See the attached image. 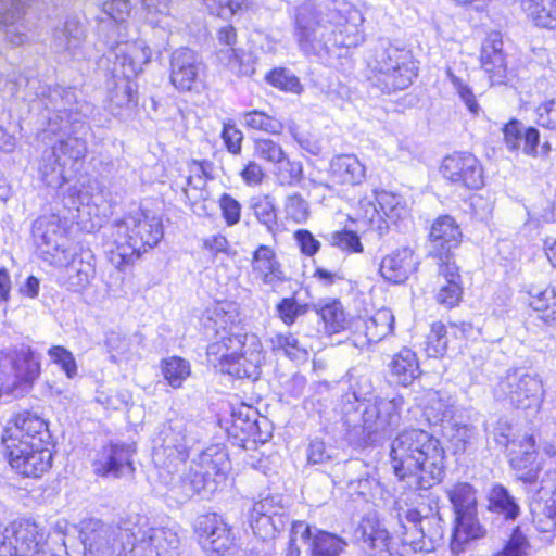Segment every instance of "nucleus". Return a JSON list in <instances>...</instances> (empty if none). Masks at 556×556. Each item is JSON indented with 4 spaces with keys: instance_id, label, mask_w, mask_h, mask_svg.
I'll list each match as a JSON object with an SVG mask.
<instances>
[{
    "instance_id": "obj_20",
    "label": "nucleus",
    "mask_w": 556,
    "mask_h": 556,
    "mask_svg": "<svg viewBox=\"0 0 556 556\" xmlns=\"http://www.w3.org/2000/svg\"><path fill=\"white\" fill-rule=\"evenodd\" d=\"M229 359L224 374L239 379L256 380L261 376V365L264 359L263 346L253 333H243L242 350Z\"/></svg>"
},
{
    "instance_id": "obj_18",
    "label": "nucleus",
    "mask_w": 556,
    "mask_h": 556,
    "mask_svg": "<svg viewBox=\"0 0 556 556\" xmlns=\"http://www.w3.org/2000/svg\"><path fill=\"white\" fill-rule=\"evenodd\" d=\"M194 531L201 546L207 553L222 555L233 545L231 528L215 513L200 515L195 520Z\"/></svg>"
},
{
    "instance_id": "obj_3",
    "label": "nucleus",
    "mask_w": 556,
    "mask_h": 556,
    "mask_svg": "<svg viewBox=\"0 0 556 556\" xmlns=\"http://www.w3.org/2000/svg\"><path fill=\"white\" fill-rule=\"evenodd\" d=\"M445 494L455 514L451 551L458 555L468 542L484 536L485 530L477 519V494L471 484H452L445 489Z\"/></svg>"
},
{
    "instance_id": "obj_19",
    "label": "nucleus",
    "mask_w": 556,
    "mask_h": 556,
    "mask_svg": "<svg viewBox=\"0 0 556 556\" xmlns=\"http://www.w3.org/2000/svg\"><path fill=\"white\" fill-rule=\"evenodd\" d=\"M132 444L111 443L103 446L93 460V471L98 476L121 478L135 472Z\"/></svg>"
},
{
    "instance_id": "obj_7",
    "label": "nucleus",
    "mask_w": 556,
    "mask_h": 556,
    "mask_svg": "<svg viewBox=\"0 0 556 556\" xmlns=\"http://www.w3.org/2000/svg\"><path fill=\"white\" fill-rule=\"evenodd\" d=\"M113 236L121 257L139 256L160 242L163 225L156 216L138 213L116 223Z\"/></svg>"
},
{
    "instance_id": "obj_59",
    "label": "nucleus",
    "mask_w": 556,
    "mask_h": 556,
    "mask_svg": "<svg viewBox=\"0 0 556 556\" xmlns=\"http://www.w3.org/2000/svg\"><path fill=\"white\" fill-rule=\"evenodd\" d=\"M254 155L261 160L276 165L285 159L282 147L268 138H260L254 141Z\"/></svg>"
},
{
    "instance_id": "obj_31",
    "label": "nucleus",
    "mask_w": 556,
    "mask_h": 556,
    "mask_svg": "<svg viewBox=\"0 0 556 556\" xmlns=\"http://www.w3.org/2000/svg\"><path fill=\"white\" fill-rule=\"evenodd\" d=\"M481 66L489 75L492 85L504 83L507 73L505 56L503 53V42L498 34H492L481 48Z\"/></svg>"
},
{
    "instance_id": "obj_25",
    "label": "nucleus",
    "mask_w": 556,
    "mask_h": 556,
    "mask_svg": "<svg viewBox=\"0 0 556 556\" xmlns=\"http://www.w3.org/2000/svg\"><path fill=\"white\" fill-rule=\"evenodd\" d=\"M399 523L404 530L402 532V543L405 545L415 543L419 538H428L434 541L442 536L440 518L435 516L422 515L419 509H407L404 518L401 513L397 514Z\"/></svg>"
},
{
    "instance_id": "obj_15",
    "label": "nucleus",
    "mask_w": 556,
    "mask_h": 556,
    "mask_svg": "<svg viewBox=\"0 0 556 556\" xmlns=\"http://www.w3.org/2000/svg\"><path fill=\"white\" fill-rule=\"evenodd\" d=\"M43 534L29 519L15 520L0 530V556H41Z\"/></svg>"
},
{
    "instance_id": "obj_13",
    "label": "nucleus",
    "mask_w": 556,
    "mask_h": 556,
    "mask_svg": "<svg viewBox=\"0 0 556 556\" xmlns=\"http://www.w3.org/2000/svg\"><path fill=\"white\" fill-rule=\"evenodd\" d=\"M496 395L506 400L516 408H538L542 402L544 390L538 375L509 371L496 387Z\"/></svg>"
},
{
    "instance_id": "obj_41",
    "label": "nucleus",
    "mask_w": 556,
    "mask_h": 556,
    "mask_svg": "<svg viewBox=\"0 0 556 556\" xmlns=\"http://www.w3.org/2000/svg\"><path fill=\"white\" fill-rule=\"evenodd\" d=\"M312 309L320 316L327 331L337 333L346 327V317L339 300H320L312 304Z\"/></svg>"
},
{
    "instance_id": "obj_58",
    "label": "nucleus",
    "mask_w": 556,
    "mask_h": 556,
    "mask_svg": "<svg viewBox=\"0 0 556 556\" xmlns=\"http://www.w3.org/2000/svg\"><path fill=\"white\" fill-rule=\"evenodd\" d=\"M188 186H193L195 189H202L205 186L206 179L214 178V164L208 160L192 159L188 163Z\"/></svg>"
},
{
    "instance_id": "obj_52",
    "label": "nucleus",
    "mask_w": 556,
    "mask_h": 556,
    "mask_svg": "<svg viewBox=\"0 0 556 556\" xmlns=\"http://www.w3.org/2000/svg\"><path fill=\"white\" fill-rule=\"evenodd\" d=\"M446 76L469 113L473 116H478L481 113V106L479 105L471 87H469L460 77L456 76L451 68L446 70Z\"/></svg>"
},
{
    "instance_id": "obj_17",
    "label": "nucleus",
    "mask_w": 556,
    "mask_h": 556,
    "mask_svg": "<svg viewBox=\"0 0 556 556\" xmlns=\"http://www.w3.org/2000/svg\"><path fill=\"white\" fill-rule=\"evenodd\" d=\"M462 238L460 228L452 216H439L430 228L428 255L438 261V266L455 263L453 251L459 247Z\"/></svg>"
},
{
    "instance_id": "obj_43",
    "label": "nucleus",
    "mask_w": 556,
    "mask_h": 556,
    "mask_svg": "<svg viewBox=\"0 0 556 556\" xmlns=\"http://www.w3.org/2000/svg\"><path fill=\"white\" fill-rule=\"evenodd\" d=\"M489 509L502 515L506 520H515L520 515L517 500L502 484H495L490 490Z\"/></svg>"
},
{
    "instance_id": "obj_61",
    "label": "nucleus",
    "mask_w": 556,
    "mask_h": 556,
    "mask_svg": "<svg viewBox=\"0 0 556 556\" xmlns=\"http://www.w3.org/2000/svg\"><path fill=\"white\" fill-rule=\"evenodd\" d=\"M266 80L274 87L285 91L300 92L302 89L299 78L289 70L275 68L266 75Z\"/></svg>"
},
{
    "instance_id": "obj_14",
    "label": "nucleus",
    "mask_w": 556,
    "mask_h": 556,
    "mask_svg": "<svg viewBox=\"0 0 556 556\" xmlns=\"http://www.w3.org/2000/svg\"><path fill=\"white\" fill-rule=\"evenodd\" d=\"M50 433L46 421L36 414L23 412L14 415L7 424L2 433V444L5 450L23 447L30 448L49 444Z\"/></svg>"
},
{
    "instance_id": "obj_30",
    "label": "nucleus",
    "mask_w": 556,
    "mask_h": 556,
    "mask_svg": "<svg viewBox=\"0 0 556 556\" xmlns=\"http://www.w3.org/2000/svg\"><path fill=\"white\" fill-rule=\"evenodd\" d=\"M220 45L225 48L218 51V59L232 73L242 76H251L254 73L253 66L249 62H244L242 51L235 48L237 42V33L233 26L228 25L222 27L217 33Z\"/></svg>"
},
{
    "instance_id": "obj_4",
    "label": "nucleus",
    "mask_w": 556,
    "mask_h": 556,
    "mask_svg": "<svg viewBox=\"0 0 556 556\" xmlns=\"http://www.w3.org/2000/svg\"><path fill=\"white\" fill-rule=\"evenodd\" d=\"M348 21L342 10L336 4L328 8L326 20H317L316 9L312 3H303L296 9L295 36L300 49L306 55L325 56L329 53L327 38L328 27L325 23L334 26H342Z\"/></svg>"
},
{
    "instance_id": "obj_50",
    "label": "nucleus",
    "mask_w": 556,
    "mask_h": 556,
    "mask_svg": "<svg viewBox=\"0 0 556 556\" xmlns=\"http://www.w3.org/2000/svg\"><path fill=\"white\" fill-rule=\"evenodd\" d=\"M162 372L173 388H180L190 376V365L181 357L173 356L162 362Z\"/></svg>"
},
{
    "instance_id": "obj_1",
    "label": "nucleus",
    "mask_w": 556,
    "mask_h": 556,
    "mask_svg": "<svg viewBox=\"0 0 556 556\" xmlns=\"http://www.w3.org/2000/svg\"><path fill=\"white\" fill-rule=\"evenodd\" d=\"M390 464L400 479H409L408 485L427 490L441 481L444 475V450L440 441L421 429L399 433L390 445Z\"/></svg>"
},
{
    "instance_id": "obj_5",
    "label": "nucleus",
    "mask_w": 556,
    "mask_h": 556,
    "mask_svg": "<svg viewBox=\"0 0 556 556\" xmlns=\"http://www.w3.org/2000/svg\"><path fill=\"white\" fill-rule=\"evenodd\" d=\"M42 103L52 114L48 117L47 132L74 136L85 126L89 112L87 103H78L75 90L61 86L48 87L42 92Z\"/></svg>"
},
{
    "instance_id": "obj_45",
    "label": "nucleus",
    "mask_w": 556,
    "mask_h": 556,
    "mask_svg": "<svg viewBox=\"0 0 556 556\" xmlns=\"http://www.w3.org/2000/svg\"><path fill=\"white\" fill-rule=\"evenodd\" d=\"M523 9L543 28H556V0H523Z\"/></svg>"
},
{
    "instance_id": "obj_26",
    "label": "nucleus",
    "mask_w": 556,
    "mask_h": 556,
    "mask_svg": "<svg viewBox=\"0 0 556 556\" xmlns=\"http://www.w3.org/2000/svg\"><path fill=\"white\" fill-rule=\"evenodd\" d=\"M202 70L199 55L188 48L173 52L170 59V81L181 91L191 90Z\"/></svg>"
},
{
    "instance_id": "obj_29",
    "label": "nucleus",
    "mask_w": 556,
    "mask_h": 556,
    "mask_svg": "<svg viewBox=\"0 0 556 556\" xmlns=\"http://www.w3.org/2000/svg\"><path fill=\"white\" fill-rule=\"evenodd\" d=\"M438 283L437 302L445 308L457 306L463 296V283L456 263L440 264Z\"/></svg>"
},
{
    "instance_id": "obj_49",
    "label": "nucleus",
    "mask_w": 556,
    "mask_h": 556,
    "mask_svg": "<svg viewBox=\"0 0 556 556\" xmlns=\"http://www.w3.org/2000/svg\"><path fill=\"white\" fill-rule=\"evenodd\" d=\"M345 543L328 532H318L308 544L311 556H339Z\"/></svg>"
},
{
    "instance_id": "obj_47",
    "label": "nucleus",
    "mask_w": 556,
    "mask_h": 556,
    "mask_svg": "<svg viewBox=\"0 0 556 556\" xmlns=\"http://www.w3.org/2000/svg\"><path fill=\"white\" fill-rule=\"evenodd\" d=\"M544 490L552 493L553 497L544 504L536 503L532 507V516L540 531L549 532L556 530V482Z\"/></svg>"
},
{
    "instance_id": "obj_44",
    "label": "nucleus",
    "mask_w": 556,
    "mask_h": 556,
    "mask_svg": "<svg viewBox=\"0 0 556 556\" xmlns=\"http://www.w3.org/2000/svg\"><path fill=\"white\" fill-rule=\"evenodd\" d=\"M408 208L405 200L397 193H387L384 191V226H394L402 230L408 225Z\"/></svg>"
},
{
    "instance_id": "obj_56",
    "label": "nucleus",
    "mask_w": 556,
    "mask_h": 556,
    "mask_svg": "<svg viewBox=\"0 0 556 556\" xmlns=\"http://www.w3.org/2000/svg\"><path fill=\"white\" fill-rule=\"evenodd\" d=\"M202 2L210 14L225 20L247 9L250 4V0H202Z\"/></svg>"
},
{
    "instance_id": "obj_51",
    "label": "nucleus",
    "mask_w": 556,
    "mask_h": 556,
    "mask_svg": "<svg viewBox=\"0 0 556 556\" xmlns=\"http://www.w3.org/2000/svg\"><path fill=\"white\" fill-rule=\"evenodd\" d=\"M273 350H282L283 353L292 358L300 359L307 356V350L293 333H278L270 339Z\"/></svg>"
},
{
    "instance_id": "obj_40",
    "label": "nucleus",
    "mask_w": 556,
    "mask_h": 556,
    "mask_svg": "<svg viewBox=\"0 0 556 556\" xmlns=\"http://www.w3.org/2000/svg\"><path fill=\"white\" fill-rule=\"evenodd\" d=\"M529 305L545 323L556 321V290L551 287L532 286L529 291Z\"/></svg>"
},
{
    "instance_id": "obj_10",
    "label": "nucleus",
    "mask_w": 556,
    "mask_h": 556,
    "mask_svg": "<svg viewBox=\"0 0 556 556\" xmlns=\"http://www.w3.org/2000/svg\"><path fill=\"white\" fill-rule=\"evenodd\" d=\"M228 457L219 445H210L192 459L188 471L181 478L178 488L185 498H191L211 486L215 489L217 477H224Z\"/></svg>"
},
{
    "instance_id": "obj_63",
    "label": "nucleus",
    "mask_w": 556,
    "mask_h": 556,
    "mask_svg": "<svg viewBox=\"0 0 556 556\" xmlns=\"http://www.w3.org/2000/svg\"><path fill=\"white\" fill-rule=\"evenodd\" d=\"M48 355L54 364L59 365L68 378L77 375V365L72 352L61 345L49 349Z\"/></svg>"
},
{
    "instance_id": "obj_2",
    "label": "nucleus",
    "mask_w": 556,
    "mask_h": 556,
    "mask_svg": "<svg viewBox=\"0 0 556 556\" xmlns=\"http://www.w3.org/2000/svg\"><path fill=\"white\" fill-rule=\"evenodd\" d=\"M510 466L517 479L532 484L540 479L541 489L553 486L556 482V448L548 442L536 445L533 434L519 441V450L513 451Z\"/></svg>"
},
{
    "instance_id": "obj_57",
    "label": "nucleus",
    "mask_w": 556,
    "mask_h": 556,
    "mask_svg": "<svg viewBox=\"0 0 556 556\" xmlns=\"http://www.w3.org/2000/svg\"><path fill=\"white\" fill-rule=\"evenodd\" d=\"M308 308V304H300L294 296H290L283 298L277 303L276 313L285 325L291 326L298 317L305 315Z\"/></svg>"
},
{
    "instance_id": "obj_38",
    "label": "nucleus",
    "mask_w": 556,
    "mask_h": 556,
    "mask_svg": "<svg viewBox=\"0 0 556 556\" xmlns=\"http://www.w3.org/2000/svg\"><path fill=\"white\" fill-rule=\"evenodd\" d=\"M355 538L366 552L374 553L382 543V523L378 511L367 513L355 530Z\"/></svg>"
},
{
    "instance_id": "obj_55",
    "label": "nucleus",
    "mask_w": 556,
    "mask_h": 556,
    "mask_svg": "<svg viewBox=\"0 0 556 556\" xmlns=\"http://www.w3.org/2000/svg\"><path fill=\"white\" fill-rule=\"evenodd\" d=\"M141 5L149 24L160 26L162 29L168 26L167 23H161L170 14V0H141Z\"/></svg>"
},
{
    "instance_id": "obj_8",
    "label": "nucleus",
    "mask_w": 556,
    "mask_h": 556,
    "mask_svg": "<svg viewBox=\"0 0 556 556\" xmlns=\"http://www.w3.org/2000/svg\"><path fill=\"white\" fill-rule=\"evenodd\" d=\"M33 239L40 257L50 265L68 266L76 255L66 227L55 214L40 216L34 222Z\"/></svg>"
},
{
    "instance_id": "obj_46",
    "label": "nucleus",
    "mask_w": 556,
    "mask_h": 556,
    "mask_svg": "<svg viewBox=\"0 0 556 556\" xmlns=\"http://www.w3.org/2000/svg\"><path fill=\"white\" fill-rule=\"evenodd\" d=\"M249 207L258 223L264 225L268 232L275 233L278 229V217L276 206L269 195L252 197Z\"/></svg>"
},
{
    "instance_id": "obj_60",
    "label": "nucleus",
    "mask_w": 556,
    "mask_h": 556,
    "mask_svg": "<svg viewBox=\"0 0 556 556\" xmlns=\"http://www.w3.org/2000/svg\"><path fill=\"white\" fill-rule=\"evenodd\" d=\"M447 437L457 452H465L475 443L477 431L470 425L453 424Z\"/></svg>"
},
{
    "instance_id": "obj_12",
    "label": "nucleus",
    "mask_w": 556,
    "mask_h": 556,
    "mask_svg": "<svg viewBox=\"0 0 556 556\" xmlns=\"http://www.w3.org/2000/svg\"><path fill=\"white\" fill-rule=\"evenodd\" d=\"M226 313L223 307L216 306L208 312L204 327L206 331L213 330L216 340L207 346V358L214 367L225 372L229 359L242 350L243 333H233L227 330Z\"/></svg>"
},
{
    "instance_id": "obj_33",
    "label": "nucleus",
    "mask_w": 556,
    "mask_h": 556,
    "mask_svg": "<svg viewBox=\"0 0 556 556\" xmlns=\"http://www.w3.org/2000/svg\"><path fill=\"white\" fill-rule=\"evenodd\" d=\"M504 142L509 151H522L527 155H536L540 132L534 127H526L522 123L511 119L503 128Z\"/></svg>"
},
{
    "instance_id": "obj_54",
    "label": "nucleus",
    "mask_w": 556,
    "mask_h": 556,
    "mask_svg": "<svg viewBox=\"0 0 556 556\" xmlns=\"http://www.w3.org/2000/svg\"><path fill=\"white\" fill-rule=\"evenodd\" d=\"M446 349V328L442 323H433L425 341V351L429 357H439Z\"/></svg>"
},
{
    "instance_id": "obj_34",
    "label": "nucleus",
    "mask_w": 556,
    "mask_h": 556,
    "mask_svg": "<svg viewBox=\"0 0 556 556\" xmlns=\"http://www.w3.org/2000/svg\"><path fill=\"white\" fill-rule=\"evenodd\" d=\"M150 56L144 48L136 45H118L116 47L115 62L113 66V76L116 78L131 79L142 71V65L148 63Z\"/></svg>"
},
{
    "instance_id": "obj_64",
    "label": "nucleus",
    "mask_w": 556,
    "mask_h": 556,
    "mask_svg": "<svg viewBox=\"0 0 556 556\" xmlns=\"http://www.w3.org/2000/svg\"><path fill=\"white\" fill-rule=\"evenodd\" d=\"M528 547L529 542L526 535L521 532L520 528L517 527L514 529L504 548L495 556H527Z\"/></svg>"
},
{
    "instance_id": "obj_11",
    "label": "nucleus",
    "mask_w": 556,
    "mask_h": 556,
    "mask_svg": "<svg viewBox=\"0 0 556 556\" xmlns=\"http://www.w3.org/2000/svg\"><path fill=\"white\" fill-rule=\"evenodd\" d=\"M86 142L76 136H60L58 142L43 151L39 174L41 180L49 187L60 188L66 182L65 168L86 154Z\"/></svg>"
},
{
    "instance_id": "obj_23",
    "label": "nucleus",
    "mask_w": 556,
    "mask_h": 556,
    "mask_svg": "<svg viewBox=\"0 0 556 556\" xmlns=\"http://www.w3.org/2000/svg\"><path fill=\"white\" fill-rule=\"evenodd\" d=\"M5 451L12 468L25 477L38 478L52 465V452L46 445L30 448V445L26 444L23 447Z\"/></svg>"
},
{
    "instance_id": "obj_24",
    "label": "nucleus",
    "mask_w": 556,
    "mask_h": 556,
    "mask_svg": "<svg viewBox=\"0 0 556 556\" xmlns=\"http://www.w3.org/2000/svg\"><path fill=\"white\" fill-rule=\"evenodd\" d=\"M125 530L114 529L100 519L90 518L80 522L79 536L86 551L92 556H105L114 548L115 538L123 536Z\"/></svg>"
},
{
    "instance_id": "obj_53",
    "label": "nucleus",
    "mask_w": 556,
    "mask_h": 556,
    "mask_svg": "<svg viewBox=\"0 0 556 556\" xmlns=\"http://www.w3.org/2000/svg\"><path fill=\"white\" fill-rule=\"evenodd\" d=\"M275 176L281 186H294L302 179V163L291 161L286 154L285 159L276 164Z\"/></svg>"
},
{
    "instance_id": "obj_37",
    "label": "nucleus",
    "mask_w": 556,
    "mask_h": 556,
    "mask_svg": "<svg viewBox=\"0 0 556 556\" xmlns=\"http://www.w3.org/2000/svg\"><path fill=\"white\" fill-rule=\"evenodd\" d=\"M331 174L337 181L344 185H356L365 176V167L353 154L337 155L330 162Z\"/></svg>"
},
{
    "instance_id": "obj_39",
    "label": "nucleus",
    "mask_w": 556,
    "mask_h": 556,
    "mask_svg": "<svg viewBox=\"0 0 556 556\" xmlns=\"http://www.w3.org/2000/svg\"><path fill=\"white\" fill-rule=\"evenodd\" d=\"M93 260L90 252L83 254L79 261H76L75 256L73 257L70 263L72 265L67 268L66 285L70 290L81 291L90 285L96 274Z\"/></svg>"
},
{
    "instance_id": "obj_9",
    "label": "nucleus",
    "mask_w": 556,
    "mask_h": 556,
    "mask_svg": "<svg viewBox=\"0 0 556 556\" xmlns=\"http://www.w3.org/2000/svg\"><path fill=\"white\" fill-rule=\"evenodd\" d=\"M0 375L7 393L23 396L40 375L39 357L26 344L8 348L0 352Z\"/></svg>"
},
{
    "instance_id": "obj_21",
    "label": "nucleus",
    "mask_w": 556,
    "mask_h": 556,
    "mask_svg": "<svg viewBox=\"0 0 556 556\" xmlns=\"http://www.w3.org/2000/svg\"><path fill=\"white\" fill-rule=\"evenodd\" d=\"M417 67L410 51L389 47L384 55V89L402 90L407 88L417 75Z\"/></svg>"
},
{
    "instance_id": "obj_62",
    "label": "nucleus",
    "mask_w": 556,
    "mask_h": 556,
    "mask_svg": "<svg viewBox=\"0 0 556 556\" xmlns=\"http://www.w3.org/2000/svg\"><path fill=\"white\" fill-rule=\"evenodd\" d=\"M328 240L332 247L350 253H358L363 251L359 237L352 230L334 231L329 235Z\"/></svg>"
},
{
    "instance_id": "obj_36",
    "label": "nucleus",
    "mask_w": 556,
    "mask_h": 556,
    "mask_svg": "<svg viewBox=\"0 0 556 556\" xmlns=\"http://www.w3.org/2000/svg\"><path fill=\"white\" fill-rule=\"evenodd\" d=\"M86 37V30L77 17H67L53 30V47L58 52L74 51L80 47Z\"/></svg>"
},
{
    "instance_id": "obj_35",
    "label": "nucleus",
    "mask_w": 556,
    "mask_h": 556,
    "mask_svg": "<svg viewBox=\"0 0 556 556\" xmlns=\"http://www.w3.org/2000/svg\"><path fill=\"white\" fill-rule=\"evenodd\" d=\"M387 261L388 263H384V267H388L389 275L384 274V280L392 281L393 283L404 282L416 270L418 264L414 257L413 250L407 245L392 251L388 255Z\"/></svg>"
},
{
    "instance_id": "obj_22",
    "label": "nucleus",
    "mask_w": 556,
    "mask_h": 556,
    "mask_svg": "<svg viewBox=\"0 0 556 556\" xmlns=\"http://www.w3.org/2000/svg\"><path fill=\"white\" fill-rule=\"evenodd\" d=\"M441 172L446 179L469 189H479L483 186L482 167L471 153H454L444 157Z\"/></svg>"
},
{
    "instance_id": "obj_42",
    "label": "nucleus",
    "mask_w": 556,
    "mask_h": 556,
    "mask_svg": "<svg viewBox=\"0 0 556 556\" xmlns=\"http://www.w3.org/2000/svg\"><path fill=\"white\" fill-rule=\"evenodd\" d=\"M391 376L402 386L409 384L419 372V365L415 353L409 349H402L394 355L390 364Z\"/></svg>"
},
{
    "instance_id": "obj_16",
    "label": "nucleus",
    "mask_w": 556,
    "mask_h": 556,
    "mask_svg": "<svg viewBox=\"0 0 556 556\" xmlns=\"http://www.w3.org/2000/svg\"><path fill=\"white\" fill-rule=\"evenodd\" d=\"M125 535L131 538L127 544L130 552H139V556L155 552L157 555L177 548L179 538L175 531L166 527H153L147 517H138L131 529L125 530Z\"/></svg>"
},
{
    "instance_id": "obj_6",
    "label": "nucleus",
    "mask_w": 556,
    "mask_h": 556,
    "mask_svg": "<svg viewBox=\"0 0 556 556\" xmlns=\"http://www.w3.org/2000/svg\"><path fill=\"white\" fill-rule=\"evenodd\" d=\"M189 422L175 415L159 427L153 439L152 460L168 472L176 470L189 455L192 439L189 437Z\"/></svg>"
},
{
    "instance_id": "obj_48",
    "label": "nucleus",
    "mask_w": 556,
    "mask_h": 556,
    "mask_svg": "<svg viewBox=\"0 0 556 556\" xmlns=\"http://www.w3.org/2000/svg\"><path fill=\"white\" fill-rule=\"evenodd\" d=\"M240 121L248 128L271 135H278L283 129V125L279 119L258 110L242 113Z\"/></svg>"
},
{
    "instance_id": "obj_28",
    "label": "nucleus",
    "mask_w": 556,
    "mask_h": 556,
    "mask_svg": "<svg viewBox=\"0 0 556 556\" xmlns=\"http://www.w3.org/2000/svg\"><path fill=\"white\" fill-rule=\"evenodd\" d=\"M252 273L264 285L276 287L287 281L282 265L273 248L260 244L252 255Z\"/></svg>"
},
{
    "instance_id": "obj_27",
    "label": "nucleus",
    "mask_w": 556,
    "mask_h": 556,
    "mask_svg": "<svg viewBox=\"0 0 556 556\" xmlns=\"http://www.w3.org/2000/svg\"><path fill=\"white\" fill-rule=\"evenodd\" d=\"M25 3L22 0H0V25L7 39L14 46L28 40L29 28L24 21Z\"/></svg>"
},
{
    "instance_id": "obj_32",
    "label": "nucleus",
    "mask_w": 556,
    "mask_h": 556,
    "mask_svg": "<svg viewBox=\"0 0 556 556\" xmlns=\"http://www.w3.org/2000/svg\"><path fill=\"white\" fill-rule=\"evenodd\" d=\"M138 96L131 79L116 78L109 83L108 109L115 116H129L137 106Z\"/></svg>"
}]
</instances>
